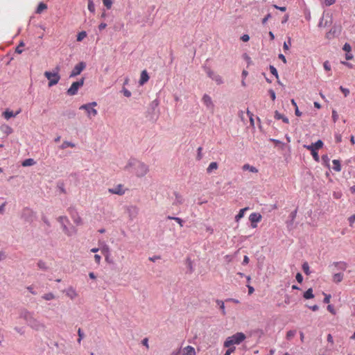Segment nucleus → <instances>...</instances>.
<instances>
[{"instance_id": "11", "label": "nucleus", "mask_w": 355, "mask_h": 355, "mask_svg": "<svg viewBox=\"0 0 355 355\" xmlns=\"http://www.w3.org/2000/svg\"><path fill=\"white\" fill-rule=\"evenodd\" d=\"M202 101L208 110H210L211 111L214 110V104L209 95L205 94L202 98Z\"/></svg>"}, {"instance_id": "2", "label": "nucleus", "mask_w": 355, "mask_h": 355, "mask_svg": "<svg viewBox=\"0 0 355 355\" xmlns=\"http://www.w3.org/2000/svg\"><path fill=\"white\" fill-rule=\"evenodd\" d=\"M55 70L56 71L54 73H52L51 71L44 72L45 77L49 80L48 85L49 87L56 85L60 79V76L58 74V67H56Z\"/></svg>"}, {"instance_id": "9", "label": "nucleus", "mask_w": 355, "mask_h": 355, "mask_svg": "<svg viewBox=\"0 0 355 355\" xmlns=\"http://www.w3.org/2000/svg\"><path fill=\"white\" fill-rule=\"evenodd\" d=\"M126 211L130 220H133L138 215L139 209L135 205H130L126 207Z\"/></svg>"}, {"instance_id": "14", "label": "nucleus", "mask_w": 355, "mask_h": 355, "mask_svg": "<svg viewBox=\"0 0 355 355\" xmlns=\"http://www.w3.org/2000/svg\"><path fill=\"white\" fill-rule=\"evenodd\" d=\"M108 192L112 194L122 196L125 193V190L123 189L122 184H118L114 188L108 189Z\"/></svg>"}, {"instance_id": "39", "label": "nucleus", "mask_w": 355, "mask_h": 355, "mask_svg": "<svg viewBox=\"0 0 355 355\" xmlns=\"http://www.w3.org/2000/svg\"><path fill=\"white\" fill-rule=\"evenodd\" d=\"M302 270H303L304 272L306 275H309L311 273V272L309 270V263L307 262H304L302 266Z\"/></svg>"}, {"instance_id": "27", "label": "nucleus", "mask_w": 355, "mask_h": 355, "mask_svg": "<svg viewBox=\"0 0 355 355\" xmlns=\"http://www.w3.org/2000/svg\"><path fill=\"white\" fill-rule=\"evenodd\" d=\"M203 68L207 76L213 79V77H214L216 73L208 67L204 66Z\"/></svg>"}, {"instance_id": "20", "label": "nucleus", "mask_w": 355, "mask_h": 355, "mask_svg": "<svg viewBox=\"0 0 355 355\" xmlns=\"http://www.w3.org/2000/svg\"><path fill=\"white\" fill-rule=\"evenodd\" d=\"M149 80V76L148 72L146 70H144L141 73V76L139 79V84L143 85Z\"/></svg>"}, {"instance_id": "12", "label": "nucleus", "mask_w": 355, "mask_h": 355, "mask_svg": "<svg viewBox=\"0 0 355 355\" xmlns=\"http://www.w3.org/2000/svg\"><path fill=\"white\" fill-rule=\"evenodd\" d=\"M33 313L30 312L26 309H23L20 311L19 318L24 319L26 324L33 318Z\"/></svg>"}, {"instance_id": "17", "label": "nucleus", "mask_w": 355, "mask_h": 355, "mask_svg": "<svg viewBox=\"0 0 355 355\" xmlns=\"http://www.w3.org/2000/svg\"><path fill=\"white\" fill-rule=\"evenodd\" d=\"M62 227L63 232L67 236H70L76 233V230L75 227H71V228H68L67 226L64 223H62Z\"/></svg>"}, {"instance_id": "7", "label": "nucleus", "mask_w": 355, "mask_h": 355, "mask_svg": "<svg viewBox=\"0 0 355 355\" xmlns=\"http://www.w3.org/2000/svg\"><path fill=\"white\" fill-rule=\"evenodd\" d=\"M85 67L86 63L85 62H80L73 67L69 75V77L73 78L80 74V73L85 69Z\"/></svg>"}, {"instance_id": "40", "label": "nucleus", "mask_w": 355, "mask_h": 355, "mask_svg": "<svg viewBox=\"0 0 355 355\" xmlns=\"http://www.w3.org/2000/svg\"><path fill=\"white\" fill-rule=\"evenodd\" d=\"M57 187L60 190V191L62 193H66V190L64 188V184L63 182H58L57 183Z\"/></svg>"}, {"instance_id": "15", "label": "nucleus", "mask_w": 355, "mask_h": 355, "mask_svg": "<svg viewBox=\"0 0 355 355\" xmlns=\"http://www.w3.org/2000/svg\"><path fill=\"white\" fill-rule=\"evenodd\" d=\"M334 266L337 270H345L347 268V263L345 261H336V262H334L331 266Z\"/></svg>"}, {"instance_id": "62", "label": "nucleus", "mask_w": 355, "mask_h": 355, "mask_svg": "<svg viewBox=\"0 0 355 355\" xmlns=\"http://www.w3.org/2000/svg\"><path fill=\"white\" fill-rule=\"evenodd\" d=\"M295 278H296V280L299 282V283H302V281H303V276L302 275L301 273L300 272H297L296 276H295Z\"/></svg>"}, {"instance_id": "19", "label": "nucleus", "mask_w": 355, "mask_h": 355, "mask_svg": "<svg viewBox=\"0 0 355 355\" xmlns=\"http://www.w3.org/2000/svg\"><path fill=\"white\" fill-rule=\"evenodd\" d=\"M19 112L20 110L17 111L16 113H14L12 111L7 109L3 112V116L6 119L8 120L12 117L16 116Z\"/></svg>"}, {"instance_id": "21", "label": "nucleus", "mask_w": 355, "mask_h": 355, "mask_svg": "<svg viewBox=\"0 0 355 355\" xmlns=\"http://www.w3.org/2000/svg\"><path fill=\"white\" fill-rule=\"evenodd\" d=\"M183 355H196L193 347L188 345L183 349Z\"/></svg>"}, {"instance_id": "61", "label": "nucleus", "mask_w": 355, "mask_h": 355, "mask_svg": "<svg viewBox=\"0 0 355 355\" xmlns=\"http://www.w3.org/2000/svg\"><path fill=\"white\" fill-rule=\"evenodd\" d=\"M343 49L345 51H347V52H349L352 49L351 48V46L348 43H345L343 47Z\"/></svg>"}, {"instance_id": "33", "label": "nucleus", "mask_w": 355, "mask_h": 355, "mask_svg": "<svg viewBox=\"0 0 355 355\" xmlns=\"http://www.w3.org/2000/svg\"><path fill=\"white\" fill-rule=\"evenodd\" d=\"M243 169L244 171L249 170L252 173H257L258 170L254 166H250L248 164H245L243 166Z\"/></svg>"}, {"instance_id": "47", "label": "nucleus", "mask_w": 355, "mask_h": 355, "mask_svg": "<svg viewBox=\"0 0 355 355\" xmlns=\"http://www.w3.org/2000/svg\"><path fill=\"white\" fill-rule=\"evenodd\" d=\"M88 10L91 12H95V6H94V3L92 0H88Z\"/></svg>"}, {"instance_id": "30", "label": "nucleus", "mask_w": 355, "mask_h": 355, "mask_svg": "<svg viewBox=\"0 0 355 355\" xmlns=\"http://www.w3.org/2000/svg\"><path fill=\"white\" fill-rule=\"evenodd\" d=\"M297 209H295L294 211H293L290 214V215H289V218H290V220H290L289 222H288V226H289V225H293V221H294V220L295 219L296 216H297Z\"/></svg>"}, {"instance_id": "34", "label": "nucleus", "mask_w": 355, "mask_h": 355, "mask_svg": "<svg viewBox=\"0 0 355 355\" xmlns=\"http://www.w3.org/2000/svg\"><path fill=\"white\" fill-rule=\"evenodd\" d=\"M323 144H324L323 141L322 140L319 139L316 142L312 143L309 146H313V148L317 150V149H319V148H322L323 146Z\"/></svg>"}, {"instance_id": "43", "label": "nucleus", "mask_w": 355, "mask_h": 355, "mask_svg": "<svg viewBox=\"0 0 355 355\" xmlns=\"http://www.w3.org/2000/svg\"><path fill=\"white\" fill-rule=\"evenodd\" d=\"M42 298L44 299L45 300H51L55 298V295L52 293H48L44 294L42 296Z\"/></svg>"}, {"instance_id": "44", "label": "nucleus", "mask_w": 355, "mask_h": 355, "mask_svg": "<svg viewBox=\"0 0 355 355\" xmlns=\"http://www.w3.org/2000/svg\"><path fill=\"white\" fill-rule=\"evenodd\" d=\"M78 338L77 340V342L80 344L85 336V334L80 328L78 329Z\"/></svg>"}, {"instance_id": "25", "label": "nucleus", "mask_w": 355, "mask_h": 355, "mask_svg": "<svg viewBox=\"0 0 355 355\" xmlns=\"http://www.w3.org/2000/svg\"><path fill=\"white\" fill-rule=\"evenodd\" d=\"M303 297L306 299H312L314 297V295L313 293V289L311 288H309L304 293Z\"/></svg>"}, {"instance_id": "32", "label": "nucleus", "mask_w": 355, "mask_h": 355, "mask_svg": "<svg viewBox=\"0 0 355 355\" xmlns=\"http://www.w3.org/2000/svg\"><path fill=\"white\" fill-rule=\"evenodd\" d=\"M75 144L71 142V141H63V143L62 144V145L60 146V148L61 149H65L68 147H71V148H73L75 147Z\"/></svg>"}, {"instance_id": "42", "label": "nucleus", "mask_w": 355, "mask_h": 355, "mask_svg": "<svg viewBox=\"0 0 355 355\" xmlns=\"http://www.w3.org/2000/svg\"><path fill=\"white\" fill-rule=\"evenodd\" d=\"M25 44L23 41H21L19 45L15 49V53L21 54L23 52L21 47L24 46Z\"/></svg>"}, {"instance_id": "52", "label": "nucleus", "mask_w": 355, "mask_h": 355, "mask_svg": "<svg viewBox=\"0 0 355 355\" xmlns=\"http://www.w3.org/2000/svg\"><path fill=\"white\" fill-rule=\"evenodd\" d=\"M291 38L289 37L288 42H284V45H283L284 50L288 51L289 49V46H291Z\"/></svg>"}, {"instance_id": "59", "label": "nucleus", "mask_w": 355, "mask_h": 355, "mask_svg": "<svg viewBox=\"0 0 355 355\" xmlns=\"http://www.w3.org/2000/svg\"><path fill=\"white\" fill-rule=\"evenodd\" d=\"M268 93H269L272 100L275 101V98H276V94H275V91L273 89H270L269 91H268Z\"/></svg>"}, {"instance_id": "46", "label": "nucleus", "mask_w": 355, "mask_h": 355, "mask_svg": "<svg viewBox=\"0 0 355 355\" xmlns=\"http://www.w3.org/2000/svg\"><path fill=\"white\" fill-rule=\"evenodd\" d=\"M295 334H296V331L295 330H289L286 333V338L288 340H291V339H292L295 336Z\"/></svg>"}, {"instance_id": "60", "label": "nucleus", "mask_w": 355, "mask_h": 355, "mask_svg": "<svg viewBox=\"0 0 355 355\" xmlns=\"http://www.w3.org/2000/svg\"><path fill=\"white\" fill-rule=\"evenodd\" d=\"M336 0H324V3L326 6H330L335 3Z\"/></svg>"}, {"instance_id": "51", "label": "nucleus", "mask_w": 355, "mask_h": 355, "mask_svg": "<svg viewBox=\"0 0 355 355\" xmlns=\"http://www.w3.org/2000/svg\"><path fill=\"white\" fill-rule=\"evenodd\" d=\"M202 147L200 146L198 148V150H197L198 153H197V156H196V159L198 160H200L202 158Z\"/></svg>"}, {"instance_id": "29", "label": "nucleus", "mask_w": 355, "mask_h": 355, "mask_svg": "<svg viewBox=\"0 0 355 355\" xmlns=\"http://www.w3.org/2000/svg\"><path fill=\"white\" fill-rule=\"evenodd\" d=\"M166 218L168 220H175L180 225V227H183V225H184V220L179 217L168 216Z\"/></svg>"}, {"instance_id": "31", "label": "nucleus", "mask_w": 355, "mask_h": 355, "mask_svg": "<svg viewBox=\"0 0 355 355\" xmlns=\"http://www.w3.org/2000/svg\"><path fill=\"white\" fill-rule=\"evenodd\" d=\"M35 164V162L33 159L28 158V159H25L22 162V166H30L34 165Z\"/></svg>"}, {"instance_id": "63", "label": "nucleus", "mask_w": 355, "mask_h": 355, "mask_svg": "<svg viewBox=\"0 0 355 355\" xmlns=\"http://www.w3.org/2000/svg\"><path fill=\"white\" fill-rule=\"evenodd\" d=\"M348 220H349V225H350V226H352V224H353V223H354V221H355V214L352 215V216L349 218Z\"/></svg>"}, {"instance_id": "48", "label": "nucleus", "mask_w": 355, "mask_h": 355, "mask_svg": "<svg viewBox=\"0 0 355 355\" xmlns=\"http://www.w3.org/2000/svg\"><path fill=\"white\" fill-rule=\"evenodd\" d=\"M187 266H188V268L189 270V272L192 273L193 272V268L192 261H191V260L189 258H188L187 259Z\"/></svg>"}, {"instance_id": "55", "label": "nucleus", "mask_w": 355, "mask_h": 355, "mask_svg": "<svg viewBox=\"0 0 355 355\" xmlns=\"http://www.w3.org/2000/svg\"><path fill=\"white\" fill-rule=\"evenodd\" d=\"M284 114H280L277 110L275 112L274 117L277 120L282 119L284 117Z\"/></svg>"}, {"instance_id": "36", "label": "nucleus", "mask_w": 355, "mask_h": 355, "mask_svg": "<svg viewBox=\"0 0 355 355\" xmlns=\"http://www.w3.org/2000/svg\"><path fill=\"white\" fill-rule=\"evenodd\" d=\"M212 80L215 81L218 85H222L223 83V78L218 74H216V76L213 77Z\"/></svg>"}, {"instance_id": "54", "label": "nucleus", "mask_w": 355, "mask_h": 355, "mask_svg": "<svg viewBox=\"0 0 355 355\" xmlns=\"http://www.w3.org/2000/svg\"><path fill=\"white\" fill-rule=\"evenodd\" d=\"M123 94V95L126 97H130L131 96V92L127 89L125 87H123L122 89V91H121Z\"/></svg>"}, {"instance_id": "22", "label": "nucleus", "mask_w": 355, "mask_h": 355, "mask_svg": "<svg viewBox=\"0 0 355 355\" xmlns=\"http://www.w3.org/2000/svg\"><path fill=\"white\" fill-rule=\"evenodd\" d=\"M174 195L175 196V199L173 203V205H182L184 202V199L182 196L179 194L178 192H174Z\"/></svg>"}, {"instance_id": "58", "label": "nucleus", "mask_w": 355, "mask_h": 355, "mask_svg": "<svg viewBox=\"0 0 355 355\" xmlns=\"http://www.w3.org/2000/svg\"><path fill=\"white\" fill-rule=\"evenodd\" d=\"M335 140L336 143H340L342 141V135L339 133H336Z\"/></svg>"}, {"instance_id": "41", "label": "nucleus", "mask_w": 355, "mask_h": 355, "mask_svg": "<svg viewBox=\"0 0 355 355\" xmlns=\"http://www.w3.org/2000/svg\"><path fill=\"white\" fill-rule=\"evenodd\" d=\"M270 73L275 76L276 78H279V75L277 69L273 65L269 66Z\"/></svg>"}, {"instance_id": "57", "label": "nucleus", "mask_w": 355, "mask_h": 355, "mask_svg": "<svg viewBox=\"0 0 355 355\" xmlns=\"http://www.w3.org/2000/svg\"><path fill=\"white\" fill-rule=\"evenodd\" d=\"M324 69L326 71H330L331 70V65L329 61H325L323 64Z\"/></svg>"}, {"instance_id": "13", "label": "nucleus", "mask_w": 355, "mask_h": 355, "mask_svg": "<svg viewBox=\"0 0 355 355\" xmlns=\"http://www.w3.org/2000/svg\"><path fill=\"white\" fill-rule=\"evenodd\" d=\"M69 212L74 223L78 225H81L82 219L78 215V212L73 208H69Z\"/></svg>"}, {"instance_id": "4", "label": "nucleus", "mask_w": 355, "mask_h": 355, "mask_svg": "<svg viewBox=\"0 0 355 355\" xmlns=\"http://www.w3.org/2000/svg\"><path fill=\"white\" fill-rule=\"evenodd\" d=\"M85 78H82L78 81L73 82L71 87L67 89V94L69 96H74L77 94L78 89L84 85Z\"/></svg>"}, {"instance_id": "24", "label": "nucleus", "mask_w": 355, "mask_h": 355, "mask_svg": "<svg viewBox=\"0 0 355 355\" xmlns=\"http://www.w3.org/2000/svg\"><path fill=\"white\" fill-rule=\"evenodd\" d=\"M218 167V163L216 162H211L208 167L207 168V173H211L213 170L217 169Z\"/></svg>"}, {"instance_id": "1", "label": "nucleus", "mask_w": 355, "mask_h": 355, "mask_svg": "<svg viewBox=\"0 0 355 355\" xmlns=\"http://www.w3.org/2000/svg\"><path fill=\"white\" fill-rule=\"evenodd\" d=\"M245 335L242 332H237L232 336L227 338L224 343V347H230L233 345H239L245 339Z\"/></svg>"}, {"instance_id": "5", "label": "nucleus", "mask_w": 355, "mask_h": 355, "mask_svg": "<svg viewBox=\"0 0 355 355\" xmlns=\"http://www.w3.org/2000/svg\"><path fill=\"white\" fill-rule=\"evenodd\" d=\"M35 215L34 212L30 208L26 207L23 209L21 214V218L27 223L33 222Z\"/></svg>"}, {"instance_id": "37", "label": "nucleus", "mask_w": 355, "mask_h": 355, "mask_svg": "<svg viewBox=\"0 0 355 355\" xmlns=\"http://www.w3.org/2000/svg\"><path fill=\"white\" fill-rule=\"evenodd\" d=\"M248 207L240 209L239 214L235 216V219L236 221H239L241 218H242L244 216V212L248 209Z\"/></svg>"}, {"instance_id": "35", "label": "nucleus", "mask_w": 355, "mask_h": 355, "mask_svg": "<svg viewBox=\"0 0 355 355\" xmlns=\"http://www.w3.org/2000/svg\"><path fill=\"white\" fill-rule=\"evenodd\" d=\"M46 8H47V6L45 3L41 2L39 3V5L37 8L36 12L40 14L43 10H46Z\"/></svg>"}, {"instance_id": "16", "label": "nucleus", "mask_w": 355, "mask_h": 355, "mask_svg": "<svg viewBox=\"0 0 355 355\" xmlns=\"http://www.w3.org/2000/svg\"><path fill=\"white\" fill-rule=\"evenodd\" d=\"M304 147L305 148L311 150V155H312V156H313V157L315 161H316L318 162L320 161V157H319L318 153L316 151V150L315 148H313V146H308V145H304Z\"/></svg>"}, {"instance_id": "49", "label": "nucleus", "mask_w": 355, "mask_h": 355, "mask_svg": "<svg viewBox=\"0 0 355 355\" xmlns=\"http://www.w3.org/2000/svg\"><path fill=\"white\" fill-rule=\"evenodd\" d=\"M103 3L104 6L107 8L110 9L112 5V0H103Z\"/></svg>"}, {"instance_id": "28", "label": "nucleus", "mask_w": 355, "mask_h": 355, "mask_svg": "<svg viewBox=\"0 0 355 355\" xmlns=\"http://www.w3.org/2000/svg\"><path fill=\"white\" fill-rule=\"evenodd\" d=\"M332 162L334 164L333 169L337 172L340 171H341V165H340V161L338 159H334L332 161Z\"/></svg>"}, {"instance_id": "6", "label": "nucleus", "mask_w": 355, "mask_h": 355, "mask_svg": "<svg viewBox=\"0 0 355 355\" xmlns=\"http://www.w3.org/2000/svg\"><path fill=\"white\" fill-rule=\"evenodd\" d=\"M27 325L35 331H42L45 329V325L35 318H33L27 323Z\"/></svg>"}, {"instance_id": "45", "label": "nucleus", "mask_w": 355, "mask_h": 355, "mask_svg": "<svg viewBox=\"0 0 355 355\" xmlns=\"http://www.w3.org/2000/svg\"><path fill=\"white\" fill-rule=\"evenodd\" d=\"M87 36V33L85 31H81L77 35V41L80 42L82 41L85 37Z\"/></svg>"}, {"instance_id": "10", "label": "nucleus", "mask_w": 355, "mask_h": 355, "mask_svg": "<svg viewBox=\"0 0 355 355\" xmlns=\"http://www.w3.org/2000/svg\"><path fill=\"white\" fill-rule=\"evenodd\" d=\"M261 215L259 213L254 212L252 213L249 216V220L251 222V226L252 228L257 227V223L261 221Z\"/></svg>"}, {"instance_id": "64", "label": "nucleus", "mask_w": 355, "mask_h": 355, "mask_svg": "<svg viewBox=\"0 0 355 355\" xmlns=\"http://www.w3.org/2000/svg\"><path fill=\"white\" fill-rule=\"evenodd\" d=\"M235 350V347H228V349L225 352L224 355H230L231 353H232Z\"/></svg>"}, {"instance_id": "38", "label": "nucleus", "mask_w": 355, "mask_h": 355, "mask_svg": "<svg viewBox=\"0 0 355 355\" xmlns=\"http://www.w3.org/2000/svg\"><path fill=\"white\" fill-rule=\"evenodd\" d=\"M37 266L40 269H42L43 270L46 271L48 270V267L46 266V263L44 261H43L42 260H40L37 262Z\"/></svg>"}, {"instance_id": "8", "label": "nucleus", "mask_w": 355, "mask_h": 355, "mask_svg": "<svg viewBox=\"0 0 355 355\" xmlns=\"http://www.w3.org/2000/svg\"><path fill=\"white\" fill-rule=\"evenodd\" d=\"M148 172V167L146 164L143 162H138L136 174L138 177H143Z\"/></svg>"}, {"instance_id": "26", "label": "nucleus", "mask_w": 355, "mask_h": 355, "mask_svg": "<svg viewBox=\"0 0 355 355\" xmlns=\"http://www.w3.org/2000/svg\"><path fill=\"white\" fill-rule=\"evenodd\" d=\"M343 279V274L341 273V272H338V273H335L334 275H333V281L335 282V283H339Z\"/></svg>"}, {"instance_id": "18", "label": "nucleus", "mask_w": 355, "mask_h": 355, "mask_svg": "<svg viewBox=\"0 0 355 355\" xmlns=\"http://www.w3.org/2000/svg\"><path fill=\"white\" fill-rule=\"evenodd\" d=\"M66 295L71 300L75 299L78 296L76 291L70 286L66 290Z\"/></svg>"}, {"instance_id": "23", "label": "nucleus", "mask_w": 355, "mask_h": 355, "mask_svg": "<svg viewBox=\"0 0 355 355\" xmlns=\"http://www.w3.org/2000/svg\"><path fill=\"white\" fill-rule=\"evenodd\" d=\"M1 130L6 135H9L12 134L13 132L12 128L8 125H1Z\"/></svg>"}, {"instance_id": "3", "label": "nucleus", "mask_w": 355, "mask_h": 355, "mask_svg": "<svg viewBox=\"0 0 355 355\" xmlns=\"http://www.w3.org/2000/svg\"><path fill=\"white\" fill-rule=\"evenodd\" d=\"M97 105V103L94 101L91 103H88L84 105H82L79 109L85 110L88 117L91 118L92 116H95L97 115V110L94 108Z\"/></svg>"}, {"instance_id": "53", "label": "nucleus", "mask_w": 355, "mask_h": 355, "mask_svg": "<svg viewBox=\"0 0 355 355\" xmlns=\"http://www.w3.org/2000/svg\"><path fill=\"white\" fill-rule=\"evenodd\" d=\"M339 89L343 93L345 97L349 95V90L347 88H345L343 86H340Z\"/></svg>"}, {"instance_id": "56", "label": "nucleus", "mask_w": 355, "mask_h": 355, "mask_svg": "<svg viewBox=\"0 0 355 355\" xmlns=\"http://www.w3.org/2000/svg\"><path fill=\"white\" fill-rule=\"evenodd\" d=\"M332 119L334 123L336 122L337 120L338 119V114L337 112L334 110L332 111Z\"/></svg>"}, {"instance_id": "50", "label": "nucleus", "mask_w": 355, "mask_h": 355, "mask_svg": "<svg viewBox=\"0 0 355 355\" xmlns=\"http://www.w3.org/2000/svg\"><path fill=\"white\" fill-rule=\"evenodd\" d=\"M336 33V29L331 28L327 33V37L328 39H330L333 37H334V35Z\"/></svg>"}]
</instances>
